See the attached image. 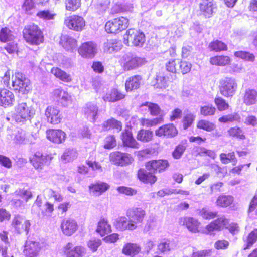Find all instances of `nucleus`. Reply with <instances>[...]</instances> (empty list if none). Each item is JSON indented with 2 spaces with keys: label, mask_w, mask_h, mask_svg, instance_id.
Masks as SVG:
<instances>
[{
  "label": "nucleus",
  "mask_w": 257,
  "mask_h": 257,
  "mask_svg": "<svg viewBox=\"0 0 257 257\" xmlns=\"http://www.w3.org/2000/svg\"><path fill=\"white\" fill-rule=\"evenodd\" d=\"M169 166V163L166 160H153L147 163V170L140 169L138 173L139 179L145 183H154L157 178L154 175L155 171L159 172L164 171Z\"/></svg>",
  "instance_id": "obj_1"
},
{
  "label": "nucleus",
  "mask_w": 257,
  "mask_h": 257,
  "mask_svg": "<svg viewBox=\"0 0 257 257\" xmlns=\"http://www.w3.org/2000/svg\"><path fill=\"white\" fill-rule=\"evenodd\" d=\"M35 114V110L31 106H28L26 103H19L15 107L12 118L18 123H25L30 121Z\"/></svg>",
  "instance_id": "obj_2"
},
{
  "label": "nucleus",
  "mask_w": 257,
  "mask_h": 257,
  "mask_svg": "<svg viewBox=\"0 0 257 257\" xmlns=\"http://www.w3.org/2000/svg\"><path fill=\"white\" fill-rule=\"evenodd\" d=\"M147 63L146 59L138 57L129 52L123 55L120 59V64L124 71L136 69Z\"/></svg>",
  "instance_id": "obj_3"
},
{
  "label": "nucleus",
  "mask_w": 257,
  "mask_h": 257,
  "mask_svg": "<svg viewBox=\"0 0 257 257\" xmlns=\"http://www.w3.org/2000/svg\"><path fill=\"white\" fill-rule=\"evenodd\" d=\"M23 33L25 40L31 44L38 45L43 41L42 32L36 25L26 26Z\"/></svg>",
  "instance_id": "obj_4"
},
{
  "label": "nucleus",
  "mask_w": 257,
  "mask_h": 257,
  "mask_svg": "<svg viewBox=\"0 0 257 257\" xmlns=\"http://www.w3.org/2000/svg\"><path fill=\"white\" fill-rule=\"evenodd\" d=\"M145 42L144 34L137 30L130 29L124 35V42L128 46L142 47Z\"/></svg>",
  "instance_id": "obj_5"
},
{
  "label": "nucleus",
  "mask_w": 257,
  "mask_h": 257,
  "mask_svg": "<svg viewBox=\"0 0 257 257\" xmlns=\"http://www.w3.org/2000/svg\"><path fill=\"white\" fill-rule=\"evenodd\" d=\"M12 87L23 94L27 93L31 89L30 80L20 72H16L12 76Z\"/></svg>",
  "instance_id": "obj_6"
},
{
  "label": "nucleus",
  "mask_w": 257,
  "mask_h": 257,
  "mask_svg": "<svg viewBox=\"0 0 257 257\" xmlns=\"http://www.w3.org/2000/svg\"><path fill=\"white\" fill-rule=\"evenodd\" d=\"M237 84L235 79L226 77L220 81V93L225 97H231L235 93Z\"/></svg>",
  "instance_id": "obj_7"
},
{
  "label": "nucleus",
  "mask_w": 257,
  "mask_h": 257,
  "mask_svg": "<svg viewBox=\"0 0 257 257\" xmlns=\"http://www.w3.org/2000/svg\"><path fill=\"white\" fill-rule=\"evenodd\" d=\"M128 26V20L121 17L108 21L105 26V30L109 33H117L125 29Z\"/></svg>",
  "instance_id": "obj_8"
},
{
  "label": "nucleus",
  "mask_w": 257,
  "mask_h": 257,
  "mask_svg": "<svg viewBox=\"0 0 257 257\" xmlns=\"http://www.w3.org/2000/svg\"><path fill=\"white\" fill-rule=\"evenodd\" d=\"M126 216L133 229L135 230L142 223L146 216V211L141 208H134L127 211Z\"/></svg>",
  "instance_id": "obj_9"
},
{
  "label": "nucleus",
  "mask_w": 257,
  "mask_h": 257,
  "mask_svg": "<svg viewBox=\"0 0 257 257\" xmlns=\"http://www.w3.org/2000/svg\"><path fill=\"white\" fill-rule=\"evenodd\" d=\"M98 46L93 41L82 43L78 48L79 55L83 58L92 59L98 52Z\"/></svg>",
  "instance_id": "obj_10"
},
{
  "label": "nucleus",
  "mask_w": 257,
  "mask_h": 257,
  "mask_svg": "<svg viewBox=\"0 0 257 257\" xmlns=\"http://www.w3.org/2000/svg\"><path fill=\"white\" fill-rule=\"evenodd\" d=\"M64 23L69 29L78 32L82 31L85 26V22L83 18L78 15L67 17Z\"/></svg>",
  "instance_id": "obj_11"
},
{
  "label": "nucleus",
  "mask_w": 257,
  "mask_h": 257,
  "mask_svg": "<svg viewBox=\"0 0 257 257\" xmlns=\"http://www.w3.org/2000/svg\"><path fill=\"white\" fill-rule=\"evenodd\" d=\"M109 159L110 161L114 164L122 166L131 164L134 161L133 158L130 154L119 151L111 153L109 155Z\"/></svg>",
  "instance_id": "obj_12"
},
{
  "label": "nucleus",
  "mask_w": 257,
  "mask_h": 257,
  "mask_svg": "<svg viewBox=\"0 0 257 257\" xmlns=\"http://www.w3.org/2000/svg\"><path fill=\"white\" fill-rule=\"evenodd\" d=\"M228 224V220L222 215L206 226L205 233L208 234L215 231H220L224 228H227Z\"/></svg>",
  "instance_id": "obj_13"
},
{
  "label": "nucleus",
  "mask_w": 257,
  "mask_h": 257,
  "mask_svg": "<svg viewBox=\"0 0 257 257\" xmlns=\"http://www.w3.org/2000/svg\"><path fill=\"white\" fill-rule=\"evenodd\" d=\"M63 252L66 257H82L85 249L82 246L73 247L72 243L69 242L63 247Z\"/></svg>",
  "instance_id": "obj_14"
},
{
  "label": "nucleus",
  "mask_w": 257,
  "mask_h": 257,
  "mask_svg": "<svg viewBox=\"0 0 257 257\" xmlns=\"http://www.w3.org/2000/svg\"><path fill=\"white\" fill-rule=\"evenodd\" d=\"M45 115L47 121L53 124L60 123L62 118L59 110L52 106L47 107L45 111Z\"/></svg>",
  "instance_id": "obj_15"
},
{
  "label": "nucleus",
  "mask_w": 257,
  "mask_h": 257,
  "mask_svg": "<svg viewBox=\"0 0 257 257\" xmlns=\"http://www.w3.org/2000/svg\"><path fill=\"white\" fill-rule=\"evenodd\" d=\"M178 131L172 124L164 125L155 131V134L158 137L173 138L177 135Z\"/></svg>",
  "instance_id": "obj_16"
},
{
  "label": "nucleus",
  "mask_w": 257,
  "mask_h": 257,
  "mask_svg": "<svg viewBox=\"0 0 257 257\" xmlns=\"http://www.w3.org/2000/svg\"><path fill=\"white\" fill-rule=\"evenodd\" d=\"M60 43L66 51L71 53L75 51L77 47V40L72 37L67 35L61 36Z\"/></svg>",
  "instance_id": "obj_17"
},
{
  "label": "nucleus",
  "mask_w": 257,
  "mask_h": 257,
  "mask_svg": "<svg viewBox=\"0 0 257 257\" xmlns=\"http://www.w3.org/2000/svg\"><path fill=\"white\" fill-rule=\"evenodd\" d=\"M12 225L15 227L18 233H20L23 231L28 232L30 223L29 220L25 219L20 216L15 217L12 222Z\"/></svg>",
  "instance_id": "obj_18"
},
{
  "label": "nucleus",
  "mask_w": 257,
  "mask_h": 257,
  "mask_svg": "<svg viewBox=\"0 0 257 257\" xmlns=\"http://www.w3.org/2000/svg\"><path fill=\"white\" fill-rule=\"evenodd\" d=\"M40 248L39 242L27 240L25 243L24 252L27 257H36L40 250Z\"/></svg>",
  "instance_id": "obj_19"
},
{
  "label": "nucleus",
  "mask_w": 257,
  "mask_h": 257,
  "mask_svg": "<svg viewBox=\"0 0 257 257\" xmlns=\"http://www.w3.org/2000/svg\"><path fill=\"white\" fill-rule=\"evenodd\" d=\"M15 101L13 93L7 89H0V106L7 107L12 106Z\"/></svg>",
  "instance_id": "obj_20"
},
{
  "label": "nucleus",
  "mask_w": 257,
  "mask_h": 257,
  "mask_svg": "<svg viewBox=\"0 0 257 257\" xmlns=\"http://www.w3.org/2000/svg\"><path fill=\"white\" fill-rule=\"evenodd\" d=\"M98 108L97 105L91 102L86 104L83 107V112L87 119L94 122L97 118Z\"/></svg>",
  "instance_id": "obj_21"
},
{
  "label": "nucleus",
  "mask_w": 257,
  "mask_h": 257,
  "mask_svg": "<svg viewBox=\"0 0 257 257\" xmlns=\"http://www.w3.org/2000/svg\"><path fill=\"white\" fill-rule=\"evenodd\" d=\"M53 96L57 101L64 107L67 106L71 101V96L68 93L60 88L54 90Z\"/></svg>",
  "instance_id": "obj_22"
},
{
  "label": "nucleus",
  "mask_w": 257,
  "mask_h": 257,
  "mask_svg": "<svg viewBox=\"0 0 257 257\" xmlns=\"http://www.w3.org/2000/svg\"><path fill=\"white\" fill-rule=\"evenodd\" d=\"M61 227L64 234L70 236L77 230V225L74 219L67 218L63 220Z\"/></svg>",
  "instance_id": "obj_23"
},
{
  "label": "nucleus",
  "mask_w": 257,
  "mask_h": 257,
  "mask_svg": "<svg viewBox=\"0 0 257 257\" xmlns=\"http://www.w3.org/2000/svg\"><path fill=\"white\" fill-rule=\"evenodd\" d=\"M47 138L55 143H61L64 141L66 134L61 130H49L46 132Z\"/></svg>",
  "instance_id": "obj_24"
},
{
  "label": "nucleus",
  "mask_w": 257,
  "mask_h": 257,
  "mask_svg": "<svg viewBox=\"0 0 257 257\" xmlns=\"http://www.w3.org/2000/svg\"><path fill=\"white\" fill-rule=\"evenodd\" d=\"M181 225H184L191 232H197L200 222L195 218L190 217H183L179 219Z\"/></svg>",
  "instance_id": "obj_25"
},
{
  "label": "nucleus",
  "mask_w": 257,
  "mask_h": 257,
  "mask_svg": "<svg viewBox=\"0 0 257 257\" xmlns=\"http://www.w3.org/2000/svg\"><path fill=\"white\" fill-rule=\"evenodd\" d=\"M48 159V156L38 152L34 155L30 161L32 165L36 170H41L47 162Z\"/></svg>",
  "instance_id": "obj_26"
},
{
  "label": "nucleus",
  "mask_w": 257,
  "mask_h": 257,
  "mask_svg": "<svg viewBox=\"0 0 257 257\" xmlns=\"http://www.w3.org/2000/svg\"><path fill=\"white\" fill-rule=\"evenodd\" d=\"M121 43L116 39L108 40L104 43L103 50L107 53H112L120 50L122 48Z\"/></svg>",
  "instance_id": "obj_27"
},
{
  "label": "nucleus",
  "mask_w": 257,
  "mask_h": 257,
  "mask_svg": "<svg viewBox=\"0 0 257 257\" xmlns=\"http://www.w3.org/2000/svg\"><path fill=\"white\" fill-rule=\"evenodd\" d=\"M121 139L124 146L135 149L139 148V144L134 138L132 133L128 130H126L122 133Z\"/></svg>",
  "instance_id": "obj_28"
},
{
  "label": "nucleus",
  "mask_w": 257,
  "mask_h": 257,
  "mask_svg": "<svg viewBox=\"0 0 257 257\" xmlns=\"http://www.w3.org/2000/svg\"><path fill=\"white\" fill-rule=\"evenodd\" d=\"M174 77H175V75H172L168 72L159 73L156 78L157 87L160 88H165L168 86L169 82L172 80Z\"/></svg>",
  "instance_id": "obj_29"
},
{
  "label": "nucleus",
  "mask_w": 257,
  "mask_h": 257,
  "mask_svg": "<svg viewBox=\"0 0 257 257\" xmlns=\"http://www.w3.org/2000/svg\"><path fill=\"white\" fill-rule=\"evenodd\" d=\"M114 226L117 230L120 231L134 230L128 218H127L125 216H120L117 218L114 222Z\"/></svg>",
  "instance_id": "obj_30"
},
{
  "label": "nucleus",
  "mask_w": 257,
  "mask_h": 257,
  "mask_svg": "<svg viewBox=\"0 0 257 257\" xmlns=\"http://www.w3.org/2000/svg\"><path fill=\"white\" fill-rule=\"evenodd\" d=\"M215 8L213 0H202L200 4V11L206 17H211Z\"/></svg>",
  "instance_id": "obj_31"
},
{
  "label": "nucleus",
  "mask_w": 257,
  "mask_h": 257,
  "mask_svg": "<svg viewBox=\"0 0 257 257\" xmlns=\"http://www.w3.org/2000/svg\"><path fill=\"white\" fill-rule=\"evenodd\" d=\"M141 250L140 245L134 243H126L122 249V253L126 255L134 256L138 254Z\"/></svg>",
  "instance_id": "obj_32"
},
{
  "label": "nucleus",
  "mask_w": 257,
  "mask_h": 257,
  "mask_svg": "<svg viewBox=\"0 0 257 257\" xmlns=\"http://www.w3.org/2000/svg\"><path fill=\"white\" fill-rule=\"evenodd\" d=\"M142 77L141 75H136L129 77L125 82V86L127 91H131L138 89L140 85Z\"/></svg>",
  "instance_id": "obj_33"
},
{
  "label": "nucleus",
  "mask_w": 257,
  "mask_h": 257,
  "mask_svg": "<svg viewBox=\"0 0 257 257\" xmlns=\"http://www.w3.org/2000/svg\"><path fill=\"white\" fill-rule=\"evenodd\" d=\"M244 103L247 106L256 104L257 102V91L255 89H247L243 95Z\"/></svg>",
  "instance_id": "obj_34"
},
{
  "label": "nucleus",
  "mask_w": 257,
  "mask_h": 257,
  "mask_svg": "<svg viewBox=\"0 0 257 257\" xmlns=\"http://www.w3.org/2000/svg\"><path fill=\"white\" fill-rule=\"evenodd\" d=\"M109 188V185L106 183L99 182L92 184L89 186L90 192L94 195L99 196L106 191Z\"/></svg>",
  "instance_id": "obj_35"
},
{
  "label": "nucleus",
  "mask_w": 257,
  "mask_h": 257,
  "mask_svg": "<svg viewBox=\"0 0 257 257\" xmlns=\"http://www.w3.org/2000/svg\"><path fill=\"white\" fill-rule=\"evenodd\" d=\"M96 231L101 236H103L111 232V225L108 223L107 219L102 218L98 222Z\"/></svg>",
  "instance_id": "obj_36"
},
{
  "label": "nucleus",
  "mask_w": 257,
  "mask_h": 257,
  "mask_svg": "<svg viewBox=\"0 0 257 257\" xmlns=\"http://www.w3.org/2000/svg\"><path fill=\"white\" fill-rule=\"evenodd\" d=\"M51 73L56 77L65 82H70L72 79L71 76L65 71L58 67H53L51 70Z\"/></svg>",
  "instance_id": "obj_37"
},
{
  "label": "nucleus",
  "mask_w": 257,
  "mask_h": 257,
  "mask_svg": "<svg viewBox=\"0 0 257 257\" xmlns=\"http://www.w3.org/2000/svg\"><path fill=\"white\" fill-rule=\"evenodd\" d=\"M124 95L116 89H112L108 92L103 97L104 101L115 102L123 98Z\"/></svg>",
  "instance_id": "obj_38"
},
{
  "label": "nucleus",
  "mask_w": 257,
  "mask_h": 257,
  "mask_svg": "<svg viewBox=\"0 0 257 257\" xmlns=\"http://www.w3.org/2000/svg\"><path fill=\"white\" fill-rule=\"evenodd\" d=\"M141 107L145 109H147L151 115L158 116L160 114L161 110L157 104L147 102L142 104Z\"/></svg>",
  "instance_id": "obj_39"
},
{
  "label": "nucleus",
  "mask_w": 257,
  "mask_h": 257,
  "mask_svg": "<svg viewBox=\"0 0 257 257\" xmlns=\"http://www.w3.org/2000/svg\"><path fill=\"white\" fill-rule=\"evenodd\" d=\"M210 62L212 65L225 66L230 62V59L227 56H216L210 58Z\"/></svg>",
  "instance_id": "obj_40"
},
{
  "label": "nucleus",
  "mask_w": 257,
  "mask_h": 257,
  "mask_svg": "<svg viewBox=\"0 0 257 257\" xmlns=\"http://www.w3.org/2000/svg\"><path fill=\"white\" fill-rule=\"evenodd\" d=\"M233 202V197L230 195L219 196L216 202L217 206L226 207L230 205Z\"/></svg>",
  "instance_id": "obj_41"
},
{
  "label": "nucleus",
  "mask_w": 257,
  "mask_h": 257,
  "mask_svg": "<svg viewBox=\"0 0 257 257\" xmlns=\"http://www.w3.org/2000/svg\"><path fill=\"white\" fill-rule=\"evenodd\" d=\"M102 127L105 130H109L111 128H116L118 131L121 129V123L114 118H111L104 121L102 124Z\"/></svg>",
  "instance_id": "obj_42"
},
{
  "label": "nucleus",
  "mask_w": 257,
  "mask_h": 257,
  "mask_svg": "<svg viewBox=\"0 0 257 257\" xmlns=\"http://www.w3.org/2000/svg\"><path fill=\"white\" fill-rule=\"evenodd\" d=\"M14 36L11 31L8 28L5 27L0 30V41L2 42H7L13 41Z\"/></svg>",
  "instance_id": "obj_43"
},
{
  "label": "nucleus",
  "mask_w": 257,
  "mask_h": 257,
  "mask_svg": "<svg viewBox=\"0 0 257 257\" xmlns=\"http://www.w3.org/2000/svg\"><path fill=\"white\" fill-rule=\"evenodd\" d=\"M176 62L178 65L177 73L181 72L183 74H185L189 72L191 70L192 65L191 63L181 61L179 59H177Z\"/></svg>",
  "instance_id": "obj_44"
},
{
  "label": "nucleus",
  "mask_w": 257,
  "mask_h": 257,
  "mask_svg": "<svg viewBox=\"0 0 257 257\" xmlns=\"http://www.w3.org/2000/svg\"><path fill=\"white\" fill-rule=\"evenodd\" d=\"M77 156V153L73 149H66L61 156V159L65 163L70 162L75 159Z\"/></svg>",
  "instance_id": "obj_45"
},
{
  "label": "nucleus",
  "mask_w": 257,
  "mask_h": 257,
  "mask_svg": "<svg viewBox=\"0 0 257 257\" xmlns=\"http://www.w3.org/2000/svg\"><path fill=\"white\" fill-rule=\"evenodd\" d=\"M173 242L169 240L164 239L158 245V249L161 252L169 251L173 249Z\"/></svg>",
  "instance_id": "obj_46"
},
{
  "label": "nucleus",
  "mask_w": 257,
  "mask_h": 257,
  "mask_svg": "<svg viewBox=\"0 0 257 257\" xmlns=\"http://www.w3.org/2000/svg\"><path fill=\"white\" fill-rule=\"evenodd\" d=\"M257 241V229L252 231L244 239V241L246 243V245L244 247V249L249 248Z\"/></svg>",
  "instance_id": "obj_47"
},
{
  "label": "nucleus",
  "mask_w": 257,
  "mask_h": 257,
  "mask_svg": "<svg viewBox=\"0 0 257 257\" xmlns=\"http://www.w3.org/2000/svg\"><path fill=\"white\" fill-rule=\"evenodd\" d=\"M153 137V133L149 130H141L137 135V139L143 142H148L151 140Z\"/></svg>",
  "instance_id": "obj_48"
},
{
  "label": "nucleus",
  "mask_w": 257,
  "mask_h": 257,
  "mask_svg": "<svg viewBox=\"0 0 257 257\" xmlns=\"http://www.w3.org/2000/svg\"><path fill=\"white\" fill-rule=\"evenodd\" d=\"M209 46L211 50L216 52L226 50L227 49V45L219 40H216L210 43Z\"/></svg>",
  "instance_id": "obj_49"
},
{
  "label": "nucleus",
  "mask_w": 257,
  "mask_h": 257,
  "mask_svg": "<svg viewBox=\"0 0 257 257\" xmlns=\"http://www.w3.org/2000/svg\"><path fill=\"white\" fill-rule=\"evenodd\" d=\"M234 55L236 57L241 58L247 61L253 62L255 59L254 54L246 51H236L234 53Z\"/></svg>",
  "instance_id": "obj_50"
},
{
  "label": "nucleus",
  "mask_w": 257,
  "mask_h": 257,
  "mask_svg": "<svg viewBox=\"0 0 257 257\" xmlns=\"http://www.w3.org/2000/svg\"><path fill=\"white\" fill-rule=\"evenodd\" d=\"M197 126L199 128L202 129L208 132L212 131L215 128L214 124L206 120H201L199 121Z\"/></svg>",
  "instance_id": "obj_51"
},
{
  "label": "nucleus",
  "mask_w": 257,
  "mask_h": 257,
  "mask_svg": "<svg viewBox=\"0 0 257 257\" xmlns=\"http://www.w3.org/2000/svg\"><path fill=\"white\" fill-rule=\"evenodd\" d=\"M101 244V240L100 239L96 238H91L87 242L88 247L92 252L96 251Z\"/></svg>",
  "instance_id": "obj_52"
},
{
  "label": "nucleus",
  "mask_w": 257,
  "mask_h": 257,
  "mask_svg": "<svg viewBox=\"0 0 257 257\" xmlns=\"http://www.w3.org/2000/svg\"><path fill=\"white\" fill-rule=\"evenodd\" d=\"M199 215H200L203 219L210 220L214 218L217 216V212L211 211L207 208H202L199 211Z\"/></svg>",
  "instance_id": "obj_53"
},
{
  "label": "nucleus",
  "mask_w": 257,
  "mask_h": 257,
  "mask_svg": "<svg viewBox=\"0 0 257 257\" xmlns=\"http://www.w3.org/2000/svg\"><path fill=\"white\" fill-rule=\"evenodd\" d=\"M163 119L161 117H158L153 119L143 118L141 120V124L143 126L148 127L155 126L158 124L161 123Z\"/></svg>",
  "instance_id": "obj_54"
},
{
  "label": "nucleus",
  "mask_w": 257,
  "mask_h": 257,
  "mask_svg": "<svg viewBox=\"0 0 257 257\" xmlns=\"http://www.w3.org/2000/svg\"><path fill=\"white\" fill-rule=\"evenodd\" d=\"M66 9L70 11L78 9L81 5V0H66Z\"/></svg>",
  "instance_id": "obj_55"
},
{
  "label": "nucleus",
  "mask_w": 257,
  "mask_h": 257,
  "mask_svg": "<svg viewBox=\"0 0 257 257\" xmlns=\"http://www.w3.org/2000/svg\"><path fill=\"white\" fill-rule=\"evenodd\" d=\"M215 111V108L211 105H205L200 108V113L205 116L213 115Z\"/></svg>",
  "instance_id": "obj_56"
},
{
  "label": "nucleus",
  "mask_w": 257,
  "mask_h": 257,
  "mask_svg": "<svg viewBox=\"0 0 257 257\" xmlns=\"http://www.w3.org/2000/svg\"><path fill=\"white\" fill-rule=\"evenodd\" d=\"M214 102L219 111H224L229 108V104L221 97H216Z\"/></svg>",
  "instance_id": "obj_57"
},
{
  "label": "nucleus",
  "mask_w": 257,
  "mask_h": 257,
  "mask_svg": "<svg viewBox=\"0 0 257 257\" xmlns=\"http://www.w3.org/2000/svg\"><path fill=\"white\" fill-rule=\"evenodd\" d=\"M116 145V141L114 136L110 135L104 140V148L107 149L113 148Z\"/></svg>",
  "instance_id": "obj_58"
},
{
  "label": "nucleus",
  "mask_w": 257,
  "mask_h": 257,
  "mask_svg": "<svg viewBox=\"0 0 257 257\" xmlns=\"http://www.w3.org/2000/svg\"><path fill=\"white\" fill-rule=\"evenodd\" d=\"M240 119V117L238 114L234 113L221 117L219 118V121L220 122L226 123L234 121H239Z\"/></svg>",
  "instance_id": "obj_59"
},
{
  "label": "nucleus",
  "mask_w": 257,
  "mask_h": 257,
  "mask_svg": "<svg viewBox=\"0 0 257 257\" xmlns=\"http://www.w3.org/2000/svg\"><path fill=\"white\" fill-rule=\"evenodd\" d=\"M14 141L17 144L26 143V133L24 131H18L15 135Z\"/></svg>",
  "instance_id": "obj_60"
},
{
  "label": "nucleus",
  "mask_w": 257,
  "mask_h": 257,
  "mask_svg": "<svg viewBox=\"0 0 257 257\" xmlns=\"http://www.w3.org/2000/svg\"><path fill=\"white\" fill-rule=\"evenodd\" d=\"M186 149L185 145L179 144L173 152L172 155L175 159H179Z\"/></svg>",
  "instance_id": "obj_61"
},
{
  "label": "nucleus",
  "mask_w": 257,
  "mask_h": 257,
  "mask_svg": "<svg viewBox=\"0 0 257 257\" xmlns=\"http://www.w3.org/2000/svg\"><path fill=\"white\" fill-rule=\"evenodd\" d=\"M230 136L235 137L241 139L245 138L242 131L239 127H232L228 131Z\"/></svg>",
  "instance_id": "obj_62"
},
{
  "label": "nucleus",
  "mask_w": 257,
  "mask_h": 257,
  "mask_svg": "<svg viewBox=\"0 0 257 257\" xmlns=\"http://www.w3.org/2000/svg\"><path fill=\"white\" fill-rule=\"evenodd\" d=\"M117 190L121 194H124L126 195L132 196L137 193V191L132 188L120 186L117 188Z\"/></svg>",
  "instance_id": "obj_63"
},
{
  "label": "nucleus",
  "mask_w": 257,
  "mask_h": 257,
  "mask_svg": "<svg viewBox=\"0 0 257 257\" xmlns=\"http://www.w3.org/2000/svg\"><path fill=\"white\" fill-rule=\"evenodd\" d=\"M14 194L17 196H22L26 199V201L32 197V193L28 190L19 189L17 190Z\"/></svg>",
  "instance_id": "obj_64"
}]
</instances>
